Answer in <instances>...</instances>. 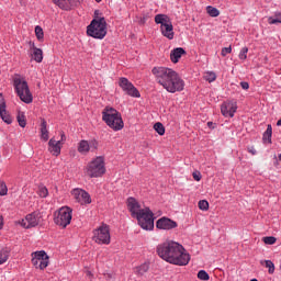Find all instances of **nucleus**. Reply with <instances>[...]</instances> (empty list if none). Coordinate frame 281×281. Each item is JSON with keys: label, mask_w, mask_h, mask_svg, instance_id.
<instances>
[{"label": "nucleus", "mask_w": 281, "mask_h": 281, "mask_svg": "<svg viewBox=\"0 0 281 281\" xmlns=\"http://www.w3.org/2000/svg\"><path fill=\"white\" fill-rule=\"evenodd\" d=\"M238 110V105L234 101L224 102L221 106V112L224 117H234V113Z\"/></svg>", "instance_id": "15"}, {"label": "nucleus", "mask_w": 281, "mask_h": 281, "mask_svg": "<svg viewBox=\"0 0 281 281\" xmlns=\"http://www.w3.org/2000/svg\"><path fill=\"white\" fill-rule=\"evenodd\" d=\"M35 35L37 41H43L45 33L43 32V27H41L40 25L35 26Z\"/></svg>", "instance_id": "33"}, {"label": "nucleus", "mask_w": 281, "mask_h": 281, "mask_svg": "<svg viewBox=\"0 0 281 281\" xmlns=\"http://www.w3.org/2000/svg\"><path fill=\"white\" fill-rule=\"evenodd\" d=\"M60 140H56L54 138H50L48 142V150L50 154H53L55 157H58L60 155Z\"/></svg>", "instance_id": "19"}, {"label": "nucleus", "mask_w": 281, "mask_h": 281, "mask_svg": "<svg viewBox=\"0 0 281 281\" xmlns=\"http://www.w3.org/2000/svg\"><path fill=\"white\" fill-rule=\"evenodd\" d=\"M0 229H3V216L0 215Z\"/></svg>", "instance_id": "47"}, {"label": "nucleus", "mask_w": 281, "mask_h": 281, "mask_svg": "<svg viewBox=\"0 0 281 281\" xmlns=\"http://www.w3.org/2000/svg\"><path fill=\"white\" fill-rule=\"evenodd\" d=\"M250 281H258V279H251Z\"/></svg>", "instance_id": "51"}, {"label": "nucleus", "mask_w": 281, "mask_h": 281, "mask_svg": "<svg viewBox=\"0 0 281 281\" xmlns=\"http://www.w3.org/2000/svg\"><path fill=\"white\" fill-rule=\"evenodd\" d=\"M269 25H278L281 23V13H276L273 16L268 18Z\"/></svg>", "instance_id": "29"}, {"label": "nucleus", "mask_w": 281, "mask_h": 281, "mask_svg": "<svg viewBox=\"0 0 281 281\" xmlns=\"http://www.w3.org/2000/svg\"><path fill=\"white\" fill-rule=\"evenodd\" d=\"M97 1V3H100V1H102V0H95Z\"/></svg>", "instance_id": "52"}, {"label": "nucleus", "mask_w": 281, "mask_h": 281, "mask_svg": "<svg viewBox=\"0 0 281 281\" xmlns=\"http://www.w3.org/2000/svg\"><path fill=\"white\" fill-rule=\"evenodd\" d=\"M8 194V186H5V182L0 181V196H5Z\"/></svg>", "instance_id": "38"}, {"label": "nucleus", "mask_w": 281, "mask_h": 281, "mask_svg": "<svg viewBox=\"0 0 281 281\" xmlns=\"http://www.w3.org/2000/svg\"><path fill=\"white\" fill-rule=\"evenodd\" d=\"M30 54L35 63H43V49L36 47L33 42H30Z\"/></svg>", "instance_id": "17"}, {"label": "nucleus", "mask_w": 281, "mask_h": 281, "mask_svg": "<svg viewBox=\"0 0 281 281\" xmlns=\"http://www.w3.org/2000/svg\"><path fill=\"white\" fill-rule=\"evenodd\" d=\"M104 172H106V168H104V158L102 156L94 158L86 167V175L91 179L102 177Z\"/></svg>", "instance_id": "8"}, {"label": "nucleus", "mask_w": 281, "mask_h": 281, "mask_svg": "<svg viewBox=\"0 0 281 281\" xmlns=\"http://www.w3.org/2000/svg\"><path fill=\"white\" fill-rule=\"evenodd\" d=\"M127 210L131 212L133 218H137L138 225L142 229L147 232L155 229V216L149 207L142 209V205L135 198L127 199Z\"/></svg>", "instance_id": "3"}, {"label": "nucleus", "mask_w": 281, "mask_h": 281, "mask_svg": "<svg viewBox=\"0 0 281 281\" xmlns=\"http://www.w3.org/2000/svg\"><path fill=\"white\" fill-rule=\"evenodd\" d=\"M198 205L199 209L203 212H207V210H210V203L207 202V200H201Z\"/></svg>", "instance_id": "34"}, {"label": "nucleus", "mask_w": 281, "mask_h": 281, "mask_svg": "<svg viewBox=\"0 0 281 281\" xmlns=\"http://www.w3.org/2000/svg\"><path fill=\"white\" fill-rule=\"evenodd\" d=\"M198 278H199V280L207 281V280H210V274L205 270H200L198 272Z\"/></svg>", "instance_id": "37"}, {"label": "nucleus", "mask_w": 281, "mask_h": 281, "mask_svg": "<svg viewBox=\"0 0 281 281\" xmlns=\"http://www.w3.org/2000/svg\"><path fill=\"white\" fill-rule=\"evenodd\" d=\"M227 54H232V46L222 48L221 55L225 57Z\"/></svg>", "instance_id": "41"}, {"label": "nucleus", "mask_w": 281, "mask_h": 281, "mask_svg": "<svg viewBox=\"0 0 281 281\" xmlns=\"http://www.w3.org/2000/svg\"><path fill=\"white\" fill-rule=\"evenodd\" d=\"M248 52H249V48L243 47V48L240 49V52H239V55H238L239 60H247V54H248Z\"/></svg>", "instance_id": "36"}, {"label": "nucleus", "mask_w": 281, "mask_h": 281, "mask_svg": "<svg viewBox=\"0 0 281 281\" xmlns=\"http://www.w3.org/2000/svg\"><path fill=\"white\" fill-rule=\"evenodd\" d=\"M240 87H241V89L247 91V89H249V83L247 81H241Z\"/></svg>", "instance_id": "43"}, {"label": "nucleus", "mask_w": 281, "mask_h": 281, "mask_svg": "<svg viewBox=\"0 0 281 281\" xmlns=\"http://www.w3.org/2000/svg\"><path fill=\"white\" fill-rule=\"evenodd\" d=\"M92 238L98 245H110L111 232L109 231V225L103 224L99 228L94 229Z\"/></svg>", "instance_id": "9"}, {"label": "nucleus", "mask_w": 281, "mask_h": 281, "mask_svg": "<svg viewBox=\"0 0 281 281\" xmlns=\"http://www.w3.org/2000/svg\"><path fill=\"white\" fill-rule=\"evenodd\" d=\"M38 196L42 199H47V195L49 194V191L47 190V187L45 186H40L37 190Z\"/></svg>", "instance_id": "31"}, {"label": "nucleus", "mask_w": 281, "mask_h": 281, "mask_svg": "<svg viewBox=\"0 0 281 281\" xmlns=\"http://www.w3.org/2000/svg\"><path fill=\"white\" fill-rule=\"evenodd\" d=\"M205 80H207V82H214V80H216V74H214V72H206Z\"/></svg>", "instance_id": "40"}, {"label": "nucleus", "mask_w": 281, "mask_h": 281, "mask_svg": "<svg viewBox=\"0 0 281 281\" xmlns=\"http://www.w3.org/2000/svg\"><path fill=\"white\" fill-rule=\"evenodd\" d=\"M183 54H186V49L181 47H178L171 50L170 53L171 63H175V64L179 63V59L183 56Z\"/></svg>", "instance_id": "20"}, {"label": "nucleus", "mask_w": 281, "mask_h": 281, "mask_svg": "<svg viewBox=\"0 0 281 281\" xmlns=\"http://www.w3.org/2000/svg\"><path fill=\"white\" fill-rule=\"evenodd\" d=\"M13 87L19 95L20 100L25 104H32L34 97L30 91V86H27V81L25 79H21L19 77L13 79Z\"/></svg>", "instance_id": "5"}, {"label": "nucleus", "mask_w": 281, "mask_h": 281, "mask_svg": "<svg viewBox=\"0 0 281 281\" xmlns=\"http://www.w3.org/2000/svg\"><path fill=\"white\" fill-rule=\"evenodd\" d=\"M277 126H281V119L277 122Z\"/></svg>", "instance_id": "49"}, {"label": "nucleus", "mask_w": 281, "mask_h": 281, "mask_svg": "<svg viewBox=\"0 0 281 281\" xmlns=\"http://www.w3.org/2000/svg\"><path fill=\"white\" fill-rule=\"evenodd\" d=\"M276 240L273 236L263 237L265 245H276Z\"/></svg>", "instance_id": "39"}, {"label": "nucleus", "mask_w": 281, "mask_h": 281, "mask_svg": "<svg viewBox=\"0 0 281 281\" xmlns=\"http://www.w3.org/2000/svg\"><path fill=\"white\" fill-rule=\"evenodd\" d=\"M193 179L194 181H201V172L199 171L193 172Z\"/></svg>", "instance_id": "42"}, {"label": "nucleus", "mask_w": 281, "mask_h": 281, "mask_svg": "<svg viewBox=\"0 0 281 281\" xmlns=\"http://www.w3.org/2000/svg\"><path fill=\"white\" fill-rule=\"evenodd\" d=\"M119 87H121L122 91L131 98H142L139 90H137L133 82H131L126 77H121L119 79Z\"/></svg>", "instance_id": "11"}, {"label": "nucleus", "mask_w": 281, "mask_h": 281, "mask_svg": "<svg viewBox=\"0 0 281 281\" xmlns=\"http://www.w3.org/2000/svg\"><path fill=\"white\" fill-rule=\"evenodd\" d=\"M157 254L166 262L178 267H186L190 262V254L186 252V248L177 241H165L158 245Z\"/></svg>", "instance_id": "1"}, {"label": "nucleus", "mask_w": 281, "mask_h": 281, "mask_svg": "<svg viewBox=\"0 0 281 281\" xmlns=\"http://www.w3.org/2000/svg\"><path fill=\"white\" fill-rule=\"evenodd\" d=\"M146 20H147V18H146V16H143V18L140 19V23L144 25V23H146Z\"/></svg>", "instance_id": "48"}, {"label": "nucleus", "mask_w": 281, "mask_h": 281, "mask_svg": "<svg viewBox=\"0 0 281 281\" xmlns=\"http://www.w3.org/2000/svg\"><path fill=\"white\" fill-rule=\"evenodd\" d=\"M16 120H18L19 126H21L22 128H25V126H27V121L25 120V113L18 112Z\"/></svg>", "instance_id": "28"}, {"label": "nucleus", "mask_w": 281, "mask_h": 281, "mask_svg": "<svg viewBox=\"0 0 281 281\" xmlns=\"http://www.w3.org/2000/svg\"><path fill=\"white\" fill-rule=\"evenodd\" d=\"M55 5H58L60 10H71L75 5H78V0H53Z\"/></svg>", "instance_id": "18"}, {"label": "nucleus", "mask_w": 281, "mask_h": 281, "mask_svg": "<svg viewBox=\"0 0 281 281\" xmlns=\"http://www.w3.org/2000/svg\"><path fill=\"white\" fill-rule=\"evenodd\" d=\"M271 135H273V128L271 127V124H269L266 132L263 133V142L271 144Z\"/></svg>", "instance_id": "27"}, {"label": "nucleus", "mask_w": 281, "mask_h": 281, "mask_svg": "<svg viewBox=\"0 0 281 281\" xmlns=\"http://www.w3.org/2000/svg\"><path fill=\"white\" fill-rule=\"evenodd\" d=\"M154 130L156 131V133H158V135L166 134V127H164V124H161L160 122H158L154 125Z\"/></svg>", "instance_id": "32"}, {"label": "nucleus", "mask_w": 281, "mask_h": 281, "mask_svg": "<svg viewBox=\"0 0 281 281\" xmlns=\"http://www.w3.org/2000/svg\"><path fill=\"white\" fill-rule=\"evenodd\" d=\"M179 225L177 222L172 221L171 218L168 217H160L156 222V227L157 229H165V231H170L177 228Z\"/></svg>", "instance_id": "16"}, {"label": "nucleus", "mask_w": 281, "mask_h": 281, "mask_svg": "<svg viewBox=\"0 0 281 281\" xmlns=\"http://www.w3.org/2000/svg\"><path fill=\"white\" fill-rule=\"evenodd\" d=\"M18 224L21 225V227H24V229L36 227L41 224V214L36 212L30 213L25 218L20 220Z\"/></svg>", "instance_id": "13"}, {"label": "nucleus", "mask_w": 281, "mask_h": 281, "mask_svg": "<svg viewBox=\"0 0 281 281\" xmlns=\"http://www.w3.org/2000/svg\"><path fill=\"white\" fill-rule=\"evenodd\" d=\"M0 116H1V120L5 122V124H10L12 122V116H10V114L5 110V103L0 104Z\"/></svg>", "instance_id": "22"}, {"label": "nucleus", "mask_w": 281, "mask_h": 281, "mask_svg": "<svg viewBox=\"0 0 281 281\" xmlns=\"http://www.w3.org/2000/svg\"><path fill=\"white\" fill-rule=\"evenodd\" d=\"M8 258H10V251H8V248L0 247V265H5V262H8Z\"/></svg>", "instance_id": "24"}, {"label": "nucleus", "mask_w": 281, "mask_h": 281, "mask_svg": "<svg viewBox=\"0 0 281 281\" xmlns=\"http://www.w3.org/2000/svg\"><path fill=\"white\" fill-rule=\"evenodd\" d=\"M155 23L160 25V32L165 38L172 41L175 38V26H172V21L167 14H157L155 16Z\"/></svg>", "instance_id": "6"}, {"label": "nucleus", "mask_w": 281, "mask_h": 281, "mask_svg": "<svg viewBox=\"0 0 281 281\" xmlns=\"http://www.w3.org/2000/svg\"><path fill=\"white\" fill-rule=\"evenodd\" d=\"M41 139L47 142L49 139V131H47V121L43 120L41 123Z\"/></svg>", "instance_id": "23"}, {"label": "nucleus", "mask_w": 281, "mask_h": 281, "mask_svg": "<svg viewBox=\"0 0 281 281\" xmlns=\"http://www.w3.org/2000/svg\"><path fill=\"white\" fill-rule=\"evenodd\" d=\"M71 194L75 201H77V203H80V205H87L91 203V195H89L87 191L82 189H74L71 191Z\"/></svg>", "instance_id": "14"}, {"label": "nucleus", "mask_w": 281, "mask_h": 281, "mask_svg": "<svg viewBox=\"0 0 281 281\" xmlns=\"http://www.w3.org/2000/svg\"><path fill=\"white\" fill-rule=\"evenodd\" d=\"M60 137H61L60 144H63V142H65V139H67V136H65V132L60 133Z\"/></svg>", "instance_id": "45"}, {"label": "nucleus", "mask_w": 281, "mask_h": 281, "mask_svg": "<svg viewBox=\"0 0 281 281\" xmlns=\"http://www.w3.org/2000/svg\"><path fill=\"white\" fill-rule=\"evenodd\" d=\"M104 278H105V280L113 281V274H111V273H105Z\"/></svg>", "instance_id": "44"}, {"label": "nucleus", "mask_w": 281, "mask_h": 281, "mask_svg": "<svg viewBox=\"0 0 281 281\" xmlns=\"http://www.w3.org/2000/svg\"><path fill=\"white\" fill-rule=\"evenodd\" d=\"M151 74L156 78V82L164 87L168 93H177L186 88V81L172 68L154 67Z\"/></svg>", "instance_id": "2"}, {"label": "nucleus", "mask_w": 281, "mask_h": 281, "mask_svg": "<svg viewBox=\"0 0 281 281\" xmlns=\"http://www.w3.org/2000/svg\"><path fill=\"white\" fill-rule=\"evenodd\" d=\"M248 153H250V155H256V148H254V147H250V148H248Z\"/></svg>", "instance_id": "46"}, {"label": "nucleus", "mask_w": 281, "mask_h": 281, "mask_svg": "<svg viewBox=\"0 0 281 281\" xmlns=\"http://www.w3.org/2000/svg\"><path fill=\"white\" fill-rule=\"evenodd\" d=\"M54 222L59 227H67V225L71 223V209H69V206H63L59 209Z\"/></svg>", "instance_id": "10"}, {"label": "nucleus", "mask_w": 281, "mask_h": 281, "mask_svg": "<svg viewBox=\"0 0 281 281\" xmlns=\"http://www.w3.org/2000/svg\"><path fill=\"white\" fill-rule=\"evenodd\" d=\"M87 34L92 36V38H104L106 36V20L104 18L92 20L90 25H88Z\"/></svg>", "instance_id": "7"}, {"label": "nucleus", "mask_w": 281, "mask_h": 281, "mask_svg": "<svg viewBox=\"0 0 281 281\" xmlns=\"http://www.w3.org/2000/svg\"><path fill=\"white\" fill-rule=\"evenodd\" d=\"M206 12L210 14V16H218V14H221V11L214 7H207Z\"/></svg>", "instance_id": "35"}, {"label": "nucleus", "mask_w": 281, "mask_h": 281, "mask_svg": "<svg viewBox=\"0 0 281 281\" xmlns=\"http://www.w3.org/2000/svg\"><path fill=\"white\" fill-rule=\"evenodd\" d=\"M32 265L35 267V269H47L49 267V259H32Z\"/></svg>", "instance_id": "21"}, {"label": "nucleus", "mask_w": 281, "mask_h": 281, "mask_svg": "<svg viewBox=\"0 0 281 281\" xmlns=\"http://www.w3.org/2000/svg\"><path fill=\"white\" fill-rule=\"evenodd\" d=\"M149 269L148 263H143L134 269V273L136 276H144V273H147Z\"/></svg>", "instance_id": "26"}, {"label": "nucleus", "mask_w": 281, "mask_h": 281, "mask_svg": "<svg viewBox=\"0 0 281 281\" xmlns=\"http://www.w3.org/2000/svg\"><path fill=\"white\" fill-rule=\"evenodd\" d=\"M32 260H49V256L44 250L35 251L32 254Z\"/></svg>", "instance_id": "25"}, {"label": "nucleus", "mask_w": 281, "mask_h": 281, "mask_svg": "<svg viewBox=\"0 0 281 281\" xmlns=\"http://www.w3.org/2000/svg\"><path fill=\"white\" fill-rule=\"evenodd\" d=\"M213 124H214V123L209 122V123H207V126L212 127Z\"/></svg>", "instance_id": "50"}, {"label": "nucleus", "mask_w": 281, "mask_h": 281, "mask_svg": "<svg viewBox=\"0 0 281 281\" xmlns=\"http://www.w3.org/2000/svg\"><path fill=\"white\" fill-rule=\"evenodd\" d=\"M99 143L97 139H82L79 142L77 150L80 155H89V153H95L98 150Z\"/></svg>", "instance_id": "12"}, {"label": "nucleus", "mask_w": 281, "mask_h": 281, "mask_svg": "<svg viewBox=\"0 0 281 281\" xmlns=\"http://www.w3.org/2000/svg\"><path fill=\"white\" fill-rule=\"evenodd\" d=\"M102 120L113 131H122V128H124V121L122 120V114H120V112H117V110H115L114 108H104L102 112Z\"/></svg>", "instance_id": "4"}, {"label": "nucleus", "mask_w": 281, "mask_h": 281, "mask_svg": "<svg viewBox=\"0 0 281 281\" xmlns=\"http://www.w3.org/2000/svg\"><path fill=\"white\" fill-rule=\"evenodd\" d=\"M261 265H266L268 273L273 274L276 272V265H273L271 260L261 261Z\"/></svg>", "instance_id": "30"}]
</instances>
